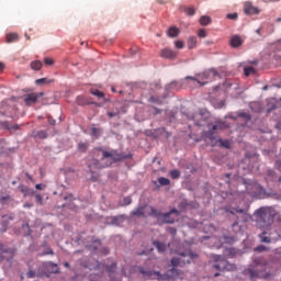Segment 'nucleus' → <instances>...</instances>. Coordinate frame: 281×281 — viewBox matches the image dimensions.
<instances>
[{"label": "nucleus", "instance_id": "de8ad7c7", "mask_svg": "<svg viewBox=\"0 0 281 281\" xmlns=\"http://www.w3.org/2000/svg\"><path fill=\"white\" fill-rule=\"evenodd\" d=\"M149 102H155L156 104H161V100L159 98L151 97Z\"/></svg>", "mask_w": 281, "mask_h": 281}, {"label": "nucleus", "instance_id": "f704fd0d", "mask_svg": "<svg viewBox=\"0 0 281 281\" xmlns=\"http://www.w3.org/2000/svg\"><path fill=\"white\" fill-rule=\"evenodd\" d=\"M229 214H245V210L240 209V207H234L228 210Z\"/></svg>", "mask_w": 281, "mask_h": 281}, {"label": "nucleus", "instance_id": "423d86ee", "mask_svg": "<svg viewBox=\"0 0 281 281\" xmlns=\"http://www.w3.org/2000/svg\"><path fill=\"white\" fill-rule=\"evenodd\" d=\"M216 76H218V71L211 69V70H205L204 72H201L195 77L187 76L184 80H193V82H198L200 87H205V85L212 81L213 78H216Z\"/></svg>", "mask_w": 281, "mask_h": 281}, {"label": "nucleus", "instance_id": "bb28decb", "mask_svg": "<svg viewBox=\"0 0 281 281\" xmlns=\"http://www.w3.org/2000/svg\"><path fill=\"white\" fill-rule=\"evenodd\" d=\"M15 41H19V34L16 33L7 34V43H15Z\"/></svg>", "mask_w": 281, "mask_h": 281}, {"label": "nucleus", "instance_id": "ea45409f", "mask_svg": "<svg viewBox=\"0 0 281 281\" xmlns=\"http://www.w3.org/2000/svg\"><path fill=\"white\" fill-rule=\"evenodd\" d=\"M175 45L177 49H183V47H186V44L183 43V41H176Z\"/></svg>", "mask_w": 281, "mask_h": 281}, {"label": "nucleus", "instance_id": "dca6fc26", "mask_svg": "<svg viewBox=\"0 0 281 281\" xmlns=\"http://www.w3.org/2000/svg\"><path fill=\"white\" fill-rule=\"evenodd\" d=\"M167 34L170 38H177L181 34V31L177 26H170Z\"/></svg>", "mask_w": 281, "mask_h": 281}, {"label": "nucleus", "instance_id": "0e129e2a", "mask_svg": "<svg viewBox=\"0 0 281 281\" xmlns=\"http://www.w3.org/2000/svg\"><path fill=\"white\" fill-rule=\"evenodd\" d=\"M273 170H268V175L270 176V177H273Z\"/></svg>", "mask_w": 281, "mask_h": 281}, {"label": "nucleus", "instance_id": "8fccbe9b", "mask_svg": "<svg viewBox=\"0 0 281 281\" xmlns=\"http://www.w3.org/2000/svg\"><path fill=\"white\" fill-rule=\"evenodd\" d=\"M239 117H245L246 120H251V117L249 116V114L243 112V113H239Z\"/></svg>", "mask_w": 281, "mask_h": 281}, {"label": "nucleus", "instance_id": "69168bd1", "mask_svg": "<svg viewBox=\"0 0 281 281\" xmlns=\"http://www.w3.org/2000/svg\"><path fill=\"white\" fill-rule=\"evenodd\" d=\"M64 267H66L67 269H69V262H64Z\"/></svg>", "mask_w": 281, "mask_h": 281}, {"label": "nucleus", "instance_id": "6e6d98bb", "mask_svg": "<svg viewBox=\"0 0 281 281\" xmlns=\"http://www.w3.org/2000/svg\"><path fill=\"white\" fill-rule=\"evenodd\" d=\"M223 106H225V101H220L217 109H223Z\"/></svg>", "mask_w": 281, "mask_h": 281}, {"label": "nucleus", "instance_id": "774afa93", "mask_svg": "<svg viewBox=\"0 0 281 281\" xmlns=\"http://www.w3.org/2000/svg\"><path fill=\"white\" fill-rule=\"evenodd\" d=\"M24 207H32V204H24Z\"/></svg>", "mask_w": 281, "mask_h": 281}, {"label": "nucleus", "instance_id": "72a5a7b5", "mask_svg": "<svg viewBox=\"0 0 281 281\" xmlns=\"http://www.w3.org/2000/svg\"><path fill=\"white\" fill-rule=\"evenodd\" d=\"M158 183H159V186H161V187H164V186H170V179L160 177V178H158Z\"/></svg>", "mask_w": 281, "mask_h": 281}, {"label": "nucleus", "instance_id": "6ab92c4d", "mask_svg": "<svg viewBox=\"0 0 281 281\" xmlns=\"http://www.w3.org/2000/svg\"><path fill=\"white\" fill-rule=\"evenodd\" d=\"M196 36H189L188 41H187V45L189 49H194L196 48Z\"/></svg>", "mask_w": 281, "mask_h": 281}, {"label": "nucleus", "instance_id": "cd10ccee", "mask_svg": "<svg viewBox=\"0 0 281 281\" xmlns=\"http://www.w3.org/2000/svg\"><path fill=\"white\" fill-rule=\"evenodd\" d=\"M90 93L92 95H95V98H99V99L104 98V92H102L95 88L90 89Z\"/></svg>", "mask_w": 281, "mask_h": 281}, {"label": "nucleus", "instance_id": "c03bdc74", "mask_svg": "<svg viewBox=\"0 0 281 281\" xmlns=\"http://www.w3.org/2000/svg\"><path fill=\"white\" fill-rule=\"evenodd\" d=\"M175 87H177V81H173L166 86V91H170V89H175Z\"/></svg>", "mask_w": 281, "mask_h": 281}, {"label": "nucleus", "instance_id": "7c9ffc66", "mask_svg": "<svg viewBox=\"0 0 281 281\" xmlns=\"http://www.w3.org/2000/svg\"><path fill=\"white\" fill-rule=\"evenodd\" d=\"M132 216H146L145 214H144V207H137L136 210H134L133 212H132Z\"/></svg>", "mask_w": 281, "mask_h": 281}, {"label": "nucleus", "instance_id": "603ef678", "mask_svg": "<svg viewBox=\"0 0 281 281\" xmlns=\"http://www.w3.org/2000/svg\"><path fill=\"white\" fill-rule=\"evenodd\" d=\"M276 168L281 172V159L276 161Z\"/></svg>", "mask_w": 281, "mask_h": 281}, {"label": "nucleus", "instance_id": "20e7f679", "mask_svg": "<svg viewBox=\"0 0 281 281\" xmlns=\"http://www.w3.org/2000/svg\"><path fill=\"white\" fill-rule=\"evenodd\" d=\"M255 214L259 227L267 228L273 225V211L270 207H260Z\"/></svg>", "mask_w": 281, "mask_h": 281}, {"label": "nucleus", "instance_id": "6e6552de", "mask_svg": "<svg viewBox=\"0 0 281 281\" xmlns=\"http://www.w3.org/2000/svg\"><path fill=\"white\" fill-rule=\"evenodd\" d=\"M214 263L212 265V268L215 269V271H229L232 269V265H229V261L225 259L223 256L215 255L213 257Z\"/></svg>", "mask_w": 281, "mask_h": 281}, {"label": "nucleus", "instance_id": "052dcab7", "mask_svg": "<svg viewBox=\"0 0 281 281\" xmlns=\"http://www.w3.org/2000/svg\"><path fill=\"white\" fill-rule=\"evenodd\" d=\"M170 234H172L175 236V234H177V229L176 228H169Z\"/></svg>", "mask_w": 281, "mask_h": 281}, {"label": "nucleus", "instance_id": "4d7b16f0", "mask_svg": "<svg viewBox=\"0 0 281 281\" xmlns=\"http://www.w3.org/2000/svg\"><path fill=\"white\" fill-rule=\"evenodd\" d=\"M36 190H43V188H45V184H36L35 186Z\"/></svg>", "mask_w": 281, "mask_h": 281}, {"label": "nucleus", "instance_id": "f8f14e48", "mask_svg": "<svg viewBox=\"0 0 281 281\" xmlns=\"http://www.w3.org/2000/svg\"><path fill=\"white\" fill-rule=\"evenodd\" d=\"M82 267H85V269H90V271H95L100 269L102 265L98 260L89 259L87 263H82Z\"/></svg>", "mask_w": 281, "mask_h": 281}, {"label": "nucleus", "instance_id": "e433bc0d", "mask_svg": "<svg viewBox=\"0 0 281 281\" xmlns=\"http://www.w3.org/2000/svg\"><path fill=\"white\" fill-rule=\"evenodd\" d=\"M245 76H251V74H256V69L254 67H247L244 69Z\"/></svg>", "mask_w": 281, "mask_h": 281}, {"label": "nucleus", "instance_id": "473e14b6", "mask_svg": "<svg viewBox=\"0 0 281 281\" xmlns=\"http://www.w3.org/2000/svg\"><path fill=\"white\" fill-rule=\"evenodd\" d=\"M169 176L171 179H179V177H181V171H179V169H173L169 172Z\"/></svg>", "mask_w": 281, "mask_h": 281}, {"label": "nucleus", "instance_id": "bf43d9fd", "mask_svg": "<svg viewBox=\"0 0 281 281\" xmlns=\"http://www.w3.org/2000/svg\"><path fill=\"white\" fill-rule=\"evenodd\" d=\"M5 69V64L0 61V71H3Z\"/></svg>", "mask_w": 281, "mask_h": 281}, {"label": "nucleus", "instance_id": "a211bd4d", "mask_svg": "<svg viewBox=\"0 0 281 281\" xmlns=\"http://www.w3.org/2000/svg\"><path fill=\"white\" fill-rule=\"evenodd\" d=\"M153 245H154V247H156V249H158V251L160 254H164V251H166V249H168V246H166L165 243H161L159 240L153 241Z\"/></svg>", "mask_w": 281, "mask_h": 281}, {"label": "nucleus", "instance_id": "a18cd8bd", "mask_svg": "<svg viewBox=\"0 0 281 281\" xmlns=\"http://www.w3.org/2000/svg\"><path fill=\"white\" fill-rule=\"evenodd\" d=\"M267 246L259 245L255 248V251H267Z\"/></svg>", "mask_w": 281, "mask_h": 281}, {"label": "nucleus", "instance_id": "864d4df0", "mask_svg": "<svg viewBox=\"0 0 281 281\" xmlns=\"http://www.w3.org/2000/svg\"><path fill=\"white\" fill-rule=\"evenodd\" d=\"M77 103H78L80 106L85 105V101L82 100V97H78V98H77Z\"/></svg>", "mask_w": 281, "mask_h": 281}, {"label": "nucleus", "instance_id": "1a4fd4ad", "mask_svg": "<svg viewBox=\"0 0 281 281\" xmlns=\"http://www.w3.org/2000/svg\"><path fill=\"white\" fill-rule=\"evenodd\" d=\"M14 254H16V249L8 245L0 244V261L12 260L14 258Z\"/></svg>", "mask_w": 281, "mask_h": 281}, {"label": "nucleus", "instance_id": "2f4dec72", "mask_svg": "<svg viewBox=\"0 0 281 281\" xmlns=\"http://www.w3.org/2000/svg\"><path fill=\"white\" fill-rule=\"evenodd\" d=\"M34 137H37L38 139H47V132L38 131L34 134Z\"/></svg>", "mask_w": 281, "mask_h": 281}, {"label": "nucleus", "instance_id": "9b49d317", "mask_svg": "<svg viewBox=\"0 0 281 281\" xmlns=\"http://www.w3.org/2000/svg\"><path fill=\"white\" fill-rule=\"evenodd\" d=\"M45 93L43 92H32L24 95V103L26 106H32V104H36L38 102V98H43Z\"/></svg>", "mask_w": 281, "mask_h": 281}, {"label": "nucleus", "instance_id": "5701e85b", "mask_svg": "<svg viewBox=\"0 0 281 281\" xmlns=\"http://www.w3.org/2000/svg\"><path fill=\"white\" fill-rule=\"evenodd\" d=\"M42 68H43V61L35 60L31 63V69H33L34 71H41Z\"/></svg>", "mask_w": 281, "mask_h": 281}, {"label": "nucleus", "instance_id": "393cba45", "mask_svg": "<svg viewBox=\"0 0 281 281\" xmlns=\"http://www.w3.org/2000/svg\"><path fill=\"white\" fill-rule=\"evenodd\" d=\"M1 126H3V128H7V131H19V125H13L10 124L9 122H2Z\"/></svg>", "mask_w": 281, "mask_h": 281}, {"label": "nucleus", "instance_id": "58836bf2", "mask_svg": "<svg viewBox=\"0 0 281 281\" xmlns=\"http://www.w3.org/2000/svg\"><path fill=\"white\" fill-rule=\"evenodd\" d=\"M117 267L116 262H113L111 266H106L105 269L106 271H109L110 273H113V271H115V268Z\"/></svg>", "mask_w": 281, "mask_h": 281}, {"label": "nucleus", "instance_id": "9d476101", "mask_svg": "<svg viewBox=\"0 0 281 281\" xmlns=\"http://www.w3.org/2000/svg\"><path fill=\"white\" fill-rule=\"evenodd\" d=\"M44 271L42 273H46V278H49V273H60V268H58V265L52 262V261H46L42 265Z\"/></svg>", "mask_w": 281, "mask_h": 281}, {"label": "nucleus", "instance_id": "f03ea898", "mask_svg": "<svg viewBox=\"0 0 281 281\" xmlns=\"http://www.w3.org/2000/svg\"><path fill=\"white\" fill-rule=\"evenodd\" d=\"M225 128H227L225 122L217 121L215 123H211L209 124V131L202 133V138L204 142H209L211 146L221 144L224 148H229V140L221 139V137H218V133H216V131H225Z\"/></svg>", "mask_w": 281, "mask_h": 281}, {"label": "nucleus", "instance_id": "39448f33", "mask_svg": "<svg viewBox=\"0 0 281 281\" xmlns=\"http://www.w3.org/2000/svg\"><path fill=\"white\" fill-rule=\"evenodd\" d=\"M150 216H154L155 218H158V221H161L162 223L172 224L175 221H177V216H179V211L177 209L171 210L169 213L162 214L161 211L156 210L155 207H149Z\"/></svg>", "mask_w": 281, "mask_h": 281}, {"label": "nucleus", "instance_id": "4be33fe9", "mask_svg": "<svg viewBox=\"0 0 281 281\" xmlns=\"http://www.w3.org/2000/svg\"><path fill=\"white\" fill-rule=\"evenodd\" d=\"M168 273L169 276H172L173 279L183 278V272H181L177 268H172Z\"/></svg>", "mask_w": 281, "mask_h": 281}, {"label": "nucleus", "instance_id": "0eeeda50", "mask_svg": "<svg viewBox=\"0 0 281 281\" xmlns=\"http://www.w3.org/2000/svg\"><path fill=\"white\" fill-rule=\"evenodd\" d=\"M193 258H199V255L187 250L186 252H180L179 257H173L171 259L172 267H183V265H190Z\"/></svg>", "mask_w": 281, "mask_h": 281}, {"label": "nucleus", "instance_id": "3c124183", "mask_svg": "<svg viewBox=\"0 0 281 281\" xmlns=\"http://www.w3.org/2000/svg\"><path fill=\"white\" fill-rule=\"evenodd\" d=\"M143 276H147V278H153V272L151 271H142Z\"/></svg>", "mask_w": 281, "mask_h": 281}, {"label": "nucleus", "instance_id": "5fc2aeb1", "mask_svg": "<svg viewBox=\"0 0 281 281\" xmlns=\"http://www.w3.org/2000/svg\"><path fill=\"white\" fill-rule=\"evenodd\" d=\"M109 117L117 116V112H108Z\"/></svg>", "mask_w": 281, "mask_h": 281}, {"label": "nucleus", "instance_id": "13d9d810", "mask_svg": "<svg viewBox=\"0 0 281 281\" xmlns=\"http://www.w3.org/2000/svg\"><path fill=\"white\" fill-rule=\"evenodd\" d=\"M124 203L125 205H131V198H125Z\"/></svg>", "mask_w": 281, "mask_h": 281}, {"label": "nucleus", "instance_id": "4c0bfd02", "mask_svg": "<svg viewBox=\"0 0 281 281\" xmlns=\"http://www.w3.org/2000/svg\"><path fill=\"white\" fill-rule=\"evenodd\" d=\"M198 36L199 38H205L207 36V31H205V29H200L198 31Z\"/></svg>", "mask_w": 281, "mask_h": 281}, {"label": "nucleus", "instance_id": "f257e3e1", "mask_svg": "<svg viewBox=\"0 0 281 281\" xmlns=\"http://www.w3.org/2000/svg\"><path fill=\"white\" fill-rule=\"evenodd\" d=\"M102 153V157L100 160L92 158L88 168L90 172L93 175V170H102V168H109L116 164V161H122V159H128V156L122 155V153L117 151L116 149H102L99 148Z\"/></svg>", "mask_w": 281, "mask_h": 281}, {"label": "nucleus", "instance_id": "2eb2a0df", "mask_svg": "<svg viewBox=\"0 0 281 281\" xmlns=\"http://www.w3.org/2000/svg\"><path fill=\"white\" fill-rule=\"evenodd\" d=\"M126 221V215H116L111 217L112 225H122Z\"/></svg>", "mask_w": 281, "mask_h": 281}, {"label": "nucleus", "instance_id": "f3484780", "mask_svg": "<svg viewBox=\"0 0 281 281\" xmlns=\"http://www.w3.org/2000/svg\"><path fill=\"white\" fill-rule=\"evenodd\" d=\"M243 45V38L240 36L235 35L231 38V47H240Z\"/></svg>", "mask_w": 281, "mask_h": 281}, {"label": "nucleus", "instance_id": "7ed1b4c3", "mask_svg": "<svg viewBox=\"0 0 281 281\" xmlns=\"http://www.w3.org/2000/svg\"><path fill=\"white\" fill-rule=\"evenodd\" d=\"M267 269H269V263H267L265 258L259 257L254 259L252 268L244 270V274L249 276L250 280H256L258 278L267 279L270 276L269 272H267Z\"/></svg>", "mask_w": 281, "mask_h": 281}, {"label": "nucleus", "instance_id": "a878e982", "mask_svg": "<svg viewBox=\"0 0 281 281\" xmlns=\"http://www.w3.org/2000/svg\"><path fill=\"white\" fill-rule=\"evenodd\" d=\"M260 243H266L267 245L271 244V237L267 236V232L259 234Z\"/></svg>", "mask_w": 281, "mask_h": 281}, {"label": "nucleus", "instance_id": "e2e57ef3", "mask_svg": "<svg viewBox=\"0 0 281 281\" xmlns=\"http://www.w3.org/2000/svg\"><path fill=\"white\" fill-rule=\"evenodd\" d=\"M21 192H23V194H26L27 188H22V189H21Z\"/></svg>", "mask_w": 281, "mask_h": 281}, {"label": "nucleus", "instance_id": "680f3d73", "mask_svg": "<svg viewBox=\"0 0 281 281\" xmlns=\"http://www.w3.org/2000/svg\"><path fill=\"white\" fill-rule=\"evenodd\" d=\"M49 124H52L54 126V124H56L55 120H52L50 117L48 119Z\"/></svg>", "mask_w": 281, "mask_h": 281}, {"label": "nucleus", "instance_id": "412c9836", "mask_svg": "<svg viewBox=\"0 0 281 281\" xmlns=\"http://www.w3.org/2000/svg\"><path fill=\"white\" fill-rule=\"evenodd\" d=\"M46 273L45 272H41V271H37V273L34 271V270H30L27 273H26V278L29 279H32V278H43V276H45Z\"/></svg>", "mask_w": 281, "mask_h": 281}, {"label": "nucleus", "instance_id": "09e8293b", "mask_svg": "<svg viewBox=\"0 0 281 281\" xmlns=\"http://www.w3.org/2000/svg\"><path fill=\"white\" fill-rule=\"evenodd\" d=\"M187 14H188L189 16H193V14H194V8H189V9H187Z\"/></svg>", "mask_w": 281, "mask_h": 281}, {"label": "nucleus", "instance_id": "c756f323", "mask_svg": "<svg viewBox=\"0 0 281 281\" xmlns=\"http://www.w3.org/2000/svg\"><path fill=\"white\" fill-rule=\"evenodd\" d=\"M77 148H78L79 153H86L87 150H89V144L79 143Z\"/></svg>", "mask_w": 281, "mask_h": 281}, {"label": "nucleus", "instance_id": "c9c22d12", "mask_svg": "<svg viewBox=\"0 0 281 281\" xmlns=\"http://www.w3.org/2000/svg\"><path fill=\"white\" fill-rule=\"evenodd\" d=\"M91 133L93 135V137H100V135H102V130L98 128V127H91Z\"/></svg>", "mask_w": 281, "mask_h": 281}, {"label": "nucleus", "instance_id": "aec40b11", "mask_svg": "<svg viewBox=\"0 0 281 281\" xmlns=\"http://www.w3.org/2000/svg\"><path fill=\"white\" fill-rule=\"evenodd\" d=\"M202 114L201 113H196V114H191L188 115V120H192L193 122H195V126H201V120Z\"/></svg>", "mask_w": 281, "mask_h": 281}, {"label": "nucleus", "instance_id": "a19ab883", "mask_svg": "<svg viewBox=\"0 0 281 281\" xmlns=\"http://www.w3.org/2000/svg\"><path fill=\"white\" fill-rule=\"evenodd\" d=\"M35 201H36L37 205H43V195L35 194Z\"/></svg>", "mask_w": 281, "mask_h": 281}, {"label": "nucleus", "instance_id": "b1692460", "mask_svg": "<svg viewBox=\"0 0 281 281\" xmlns=\"http://www.w3.org/2000/svg\"><path fill=\"white\" fill-rule=\"evenodd\" d=\"M54 82V79H47V78H41L35 80V85L42 87L43 85H52Z\"/></svg>", "mask_w": 281, "mask_h": 281}, {"label": "nucleus", "instance_id": "338daca9", "mask_svg": "<svg viewBox=\"0 0 281 281\" xmlns=\"http://www.w3.org/2000/svg\"><path fill=\"white\" fill-rule=\"evenodd\" d=\"M218 276H221V272H215L214 273V278H218Z\"/></svg>", "mask_w": 281, "mask_h": 281}, {"label": "nucleus", "instance_id": "37998d69", "mask_svg": "<svg viewBox=\"0 0 281 281\" xmlns=\"http://www.w3.org/2000/svg\"><path fill=\"white\" fill-rule=\"evenodd\" d=\"M226 19H231L232 21H236L238 19V13H228Z\"/></svg>", "mask_w": 281, "mask_h": 281}, {"label": "nucleus", "instance_id": "ddd939ff", "mask_svg": "<svg viewBox=\"0 0 281 281\" xmlns=\"http://www.w3.org/2000/svg\"><path fill=\"white\" fill-rule=\"evenodd\" d=\"M244 12H245V14H260V9L254 7V4H251V2H246L244 4Z\"/></svg>", "mask_w": 281, "mask_h": 281}, {"label": "nucleus", "instance_id": "49530a36", "mask_svg": "<svg viewBox=\"0 0 281 281\" xmlns=\"http://www.w3.org/2000/svg\"><path fill=\"white\" fill-rule=\"evenodd\" d=\"M44 63H45L46 65L52 66V65H54V59H52V58H49V57H46V58H44Z\"/></svg>", "mask_w": 281, "mask_h": 281}, {"label": "nucleus", "instance_id": "c85d7f7f", "mask_svg": "<svg viewBox=\"0 0 281 281\" xmlns=\"http://www.w3.org/2000/svg\"><path fill=\"white\" fill-rule=\"evenodd\" d=\"M212 23V19L210 16L203 15L200 18V24L202 25H210Z\"/></svg>", "mask_w": 281, "mask_h": 281}, {"label": "nucleus", "instance_id": "79ce46f5", "mask_svg": "<svg viewBox=\"0 0 281 281\" xmlns=\"http://www.w3.org/2000/svg\"><path fill=\"white\" fill-rule=\"evenodd\" d=\"M42 256H54V250L52 248H47L42 252Z\"/></svg>", "mask_w": 281, "mask_h": 281}, {"label": "nucleus", "instance_id": "4468645a", "mask_svg": "<svg viewBox=\"0 0 281 281\" xmlns=\"http://www.w3.org/2000/svg\"><path fill=\"white\" fill-rule=\"evenodd\" d=\"M161 58H168L169 60H175L177 58V53L170 48H165L160 50Z\"/></svg>", "mask_w": 281, "mask_h": 281}]
</instances>
